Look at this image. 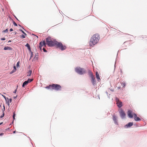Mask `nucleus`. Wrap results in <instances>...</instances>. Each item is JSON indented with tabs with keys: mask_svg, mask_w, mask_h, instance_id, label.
Here are the masks:
<instances>
[{
	"mask_svg": "<svg viewBox=\"0 0 147 147\" xmlns=\"http://www.w3.org/2000/svg\"><path fill=\"white\" fill-rule=\"evenodd\" d=\"M100 37L98 34H95L91 38L89 43L90 46H93L97 44L99 41Z\"/></svg>",
	"mask_w": 147,
	"mask_h": 147,
	"instance_id": "1",
	"label": "nucleus"
},
{
	"mask_svg": "<svg viewBox=\"0 0 147 147\" xmlns=\"http://www.w3.org/2000/svg\"><path fill=\"white\" fill-rule=\"evenodd\" d=\"M46 44L50 47H53L56 45L57 42L55 40L53 39L51 37H48L46 39Z\"/></svg>",
	"mask_w": 147,
	"mask_h": 147,
	"instance_id": "2",
	"label": "nucleus"
},
{
	"mask_svg": "<svg viewBox=\"0 0 147 147\" xmlns=\"http://www.w3.org/2000/svg\"><path fill=\"white\" fill-rule=\"evenodd\" d=\"M75 70L77 73L80 75L84 74L86 73V71L84 69L80 67H76Z\"/></svg>",
	"mask_w": 147,
	"mask_h": 147,
	"instance_id": "3",
	"label": "nucleus"
},
{
	"mask_svg": "<svg viewBox=\"0 0 147 147\" xmlns=\"http://www.w3.org/2000/svg\"><path fill=\"white\" fill-rule=\"evenodd\" d=\"M88 74L90 77L91 78V82L93 85L96 83V81L94 76L92 72L90 70L88 71Z\"/></svg>",
	"mask_w": 147,
	"mask_h": 147,
	"instance_id": "4",
	"label": "nucleus"
},
{
	"mask_svg": "<svg viewBox=\"0 0 147 147\" xmlns=\"http://www.w3.org/2000/svg\"><path fill=\"white\" fill-rule=\"evenodd\" d=\"M56 46L57 47L59 48L61 50L65 49L66 47L65 45H63L61 42H57Z\"/></svg>",
	"mask_w": 147,
	"mask_h": 147,
	"instance_id": "5",
	"label": "nucleus"
},
{
	"mask_svg": "<svg viewBox=\"0 0 147 147\" xmlns=\"http://www.w3.org/2000/svg\"><path fill=\"white\" fill-rule=\"evenodd\" d=\"M53 90H55L58 91L61 90V87L59 84H52Z\"/></svg>",
	"mask_w": 147,
	"mask_h": 147,
	"instance_id": "6",
	"label": "nucleus"
},
{
	"mask_svg": "<svg viewBox=\"0 0 147 147\" xmlns=\"http://www.w3.org/2000/svg\"><path fill=\"white\" fill-rule=\"evenodd\" d=\"M116 100L117 102L116 103L118 107L119 108L121 107L122 106V102H120L119 101V99L117 98H116Z\"/></svg>",
	"mask_w": 147,
	"mask_h": 147,
	"instance_id": "7",
	"label": "nucleus"
},
{
	"mask_svg": "<svg viewBox=\"0 0 147 147\" xmlns=\"http://www.w3.org/2000/svg\"><path fill=\"white\" fill-rule=\"evenodd\" d=\"M33 80V79H28L26 81L23 82L22 86L24 87L25 86L27 85L30 82Z\"/></svg>",
	"mask_w": 147,
	"mask_h": 147,
	"instance_id": "8",
	"label": "nucleus"
},
{
	"mask_svg": "<svg viewBox=\"0 0 147 147\" xmlns=\"http://www.w3.org/2000/svg\"><path fill=\"white\" fill-rule=\"evenodd\" d=\"M46 43L45 40H43L39 44V47L41 50L42 47L44 46L46 47Z\"/></svg>",
	"mask_w": 147,
	"mask_h": 147,
	"instance_id": "9",
	"label": "nucleus"
},
{
	"mask_svg": "<svg viewBox=\"0 0 147 147\" xmlns=\"http://www.w3.org/2000/svg\"><path fill=\"white\" fill-rule=\"evenodd\" d=\"M119 113L121 117L122 118H124L125 116V114L124 112L122 110L120 109Z\"/></svg>",
	"mask_w": 147,
	"mask_h": 147,
	"instance_id": "10",
	"label": "nucleus"
},
{
	"mask_svg": "<svg viewBox=\"0 0 147 147\" xmlns=\"http://www.w3.org/2000/svg\"><path fill=\"white\" fill-rule=\"evenodd\" d=\"M127 115L129 118H132L133 117L134 114H133L131 110H129L128 111Z\"/></svg>",
	"mask_w": 147,
	"mask_h": 147,
	"instance_id": "11",
	"label": "nucleus"
},
{
	"mask_svg": "<svg viewBox=\"0 0 147 147\" xmlns=\"http://www.w3.org/2000/svg\"><path fill=\"white\" fill-rule=\"evenodd\" d=\"M134 119L135 121H140V119L138 117H137V115L136 114L134 113Z\"/></svg>",
	"mask_w": 147,
	"mask_h": 147,
	"instance_id": "12",
	"label": "nucleus"
},
{
	"mask_svg": "<svg viewBox=\"0 0 147 147\" xmlns=\"http://www.w3.org/2000/svg\"><path fill=\"white\" fill-rule=\"evenodd\" d=\"M4 50H8L9 51H12L13 50V49L10 47H5L4 48Z\"/></svg>",
	"mask_w": 147,
	"mask_h": 147,
	"instance_id": "13",
	"label": "nucleus"
},
{
	"mask_svg": "<svg viewBox=\"0 0 147 147\" xmlns=\"http://www.w3.org/2000/svg\"><path fill=\"white\" fill-rule=\"evenodd\" d=\"M96 78L97 79L98 81L100 80V79L99 77V75L98 71H96Z\"/></svg>",
	"mask_w": 147,
	"mask_h": 147,
	"instance_id": "14",
	"label": "nucleus"
},
{
	"mask_svg": "<svg viewBox=\"0 0 147 147\" xmlns=\"http://www.w3.org/2000/svg\"><path fill=\"white\" fill-rule=\"evenodd\" d=\"M12 101V99L9 98V99L8 98H7V100L6 101V103H7V105H9V103H11Z\"/></svg>",
	"mask_w": 147,
	"mask_h": 147,
	"instance_id": "15",
	"label": "nucleus"
},
{
	"mask_svg": "<svg viewBox=\"0 0 147 147\" xmlns=\"http://www.w3.org/2000/svg\"><path fill=\"white\" fill-rule=\"evenodd\" d=\"M113 119L115 124H117V118L115 115H113Z\"/></svg>",
	"mask_w": 147,
	"mask_h": 147,
	"instance_id": "16",
	"label": "nucleus"
},
{
	"mask_svg": "<svg viewBox=\"0 0 147 147\" xmlns=\"http://www.w3.org/2000/svg\"><path fill=\"white\" fill-rule=\"evenodd\" d=\"M45 88L47 89H52L53 90L52 84L51 85H49V86L46 87Z\"/></svg>",
	"mask_w": 147,
	"mask_h": 147,
	"instance_id": "17",
	"label": "nucleus"
},
{
	"mask_svg": "<svg viewBox=\"0 0 147 147\" xmlns=\"http://www.w3.org/2000/svg\"><path fill=\"white\" fill-rule=\"evenodd\" d=\"M133 123L130 122L126 126L127 127H129L133 125Z\"/></svg>",
	"mask_w": 147,
	"mask_h": 147,
	"instance_id": "18",
	"label": "nucleus"
},
{
	"mask_svg": "<svg viewBox=\"0 0 147 147\" xmlns=\"http://www.w3.org/2000/svg\"><path fill=\"white\" fill-rule=\"evenodd\" d=\"M26 35V33H24V34H22L20 35V37L22 38H24L25 37Z\"/></svg>",
	"mask_w": 147,
	"mask_h": 147,
	"instance_id": "19",
	"label": "nucleus"
},
{
	"mask_svg": "<svg viewBox=\"0 0 147 147\" xmlns=\"http://www.w3.org/2000/svg\"><path fill=\"white\" fill-rule=\"evenodd\" d=\"M32 71L31 70H30L28 72L27 74V76H30L32 74Z\"/></svg>",
	"mask_w": 147,
	"mask_h": 147,
	"instance_id": "20",
	"label": "nucleus"
},
{
	"mask_svg": "<svg viewBox=\"0 0 147 147\" xmlns=\"http://www.w3.org/2000/svg\"><path fill=\"white\" fill-rule=\"evenodd\" d=\"M26 46L28 47V49H30V46L28 44H28H26Z\"/></svg>",
	"mask_w": 147,
	"mask_h": 147,
	"instance_id": "21",
	"label": "nucleus"
},
{
	"mask_svg": "<svg viewBox=\"0 0 147 147\" xmlns=\"http://www.w3.org/2000/svg\"><path fill=\"white\" fill-rule=\"evenodd\" d=\"M3 112H4V111H3ZM4 116V112H3V114L0 117V119L2 118V117H3Z\"/></svg>",
	"mask_w": 147,
	"mask_h": 147,
	"instance_id": "22",
	"label": "nucleus"
},
{
	"mask_svg": "<svg viewBox=\"0 0 147 147\" xmlns=\"http://www.w3.org/2000/svg\"><path fill=\"white\" fill-rule=\"evenodd\" d=\"M16 71V70H14V69H13L12 71L10 73V74H12L13 73L15 72Z\"/></svg>",
	"mask_w": 147,
	"mask_h": 147,
	"instance_id": "23",
	"label": "nucleus"
},
{
	"mask_svg": "<svg viewBox=\"0 0 147 147\" xmlns=\"http://www.w3.org/2000/svg\"><path fill=\"white\" fill-rule=\"evenodd\" d=\"M15 113H14L13 116V119H15Z\"/></svg>",
	"mask_w": 147,
	"mask_h": 147,
	"instance_id": "24",
	"label": "nucleus"
},
{
	"mask_svg": "<svg viewBox=\"0 0 147 147\" xmlns=\"http://www.w3.org/2000/svg\"><path fill=\"white\" fill-rule=\"evenodd\" d=\"M13 24L14 26H17V24L16 23H15L14 22H13Z\"/></svg>",
	"mask_w": 147,
	"mask_h": 147,
	"instance_id": "25",
	"label": "nucleus"
},
{
	"mask_svg": "<svg viewBox=\"0 0 147 147\" xmlns=\"http://www.w3.org/2000/svg\"><path fill=\"white\" fill-rule=\"evenodd\" d=\"M5 32H7L8 31V29H6L5 30L3 31Z\"/></svg>",
	"mask_w": 147,
	"mask_h": 147,
	"instance_id": "26",
	"label": "nucleus"
},
{
	"mask_svg": "<svg viewBox=\"0 0 147 147\" xmlns=\"http://www.w3.org/2000/svg\"><path fill=\"white\" fill-rule=\"evenodd\" d=\"M19 64H20V62H19V61H18L17 63V65H16L18 67L19 66Z\"/></svg>",
	"mask_w": 147,
	"mask_h": 147,
	"instance_id": "27",
	"label": "nucleus"
},
{
	"mask_svg": "<svg viewBox=\"0 0 147 147\" xmlns=\"http://www.w3.org/2000/svg\"><path fill=\"white\" fill-rule=\"evenodd\" d=\"M1 40H5V38H1Z\"/></svg>",
	"mask_w": 147,
	"mask_h": 147,
	"instance_id": "28",
	"label": "nucleus"
},
{
	"mask_svg": "<svg viewBox=\"0 0 147 147\" xmlns=\"http://www.w3.org/2000/svg\"><path fill=\"white\" fill-rule=\"evenodd\" d=\"M42 50H43V51H44V52H47V51L44 48H43V49Z\"/></svg>",
	"mask_w": 147,
	"mask_h": 147,
	"instance_id": "29",
	"label": "nucleus"
},
{
	"mask_svg": "<svg viewBox=\"0 0 147 147\" xmlns=\"http://www.w3.org/2000/svg\"><path fill=\"white\" fill-rule=\"evenodd\" d=\"M23 34H24V33H25L22 30H20Z\"/></svg>",
	"mask_w": 147,
	"mask_h": 147,
	"instance_id": "30",
	"label": "nucleus"
},
{
	"mask_svg": "<svg viewBox=\"0 0 147 147\" xmlns=\"http://www.w3.org/2000/svg\"><path fill=\"white\" fill-rule=\"evenodd\" d=\"M3 96L4 97V98H5L6 101H7V98H6L5 96Z\"/></svg>",
	"mask_w": 147,
	"mask_h": 147,
	"instance_id": "31",
	"label": "nucleus"
},
{
	"mask_svg": "<svg viewBox=\"0 0 147 147\" xmlns=\"http://www.w3.org/2000/svg\"><path fill=\"white\" fill-rule=\"evenodd\" d=\"M13 69H14V70H16V68L15 66H14L13 67Z\"/></svg>",
	"mask_w": 147,
	"mask_h": 147,
	"instance_id": "32",
	"label": "nucleus"
},
{
	"mask_svg": "<svg viewBox=\"0 0 147 147\" xmlns=\"http://www.w3.org/2000/svg\"><path fill=\"white\" fill-rule=\"evenodd\" d=\"M17 91V90H15L13 92V93H16Z\"/></svg>",
	"mask_w": 147,
	"mask_h": 147,
	"instance_id": "33",
	"label": "nucleus"
},
{
	"mask_svg": "<svg viewBox=\"0 0 147 147\" xmlns=\"http://www.w3.org/2000/svg\"><path fill=\"white\" fill-rule=\"evenodd\" d=\"M9 31H13V29H12V28H11L10 30H9Z\"/></svg>",
	"mask_w": 147,
	"mask_h": 147,
	"instance_id": "34",
	"label": "nucleus"
},
{
	"mask_svg": "<svg viewBox=\"0 0 147 147\" xmlns=\"http://www.w3.org/2000/svg\"><path fill=\"white\" fill-rule=\"evenodd\" d=\"M4 134L3 133H1L0 134V136H2Z\"/></svg>",
	"mask_w": 147,
	"mask_h": 147,
	"instance_id": "35",
	"label": "nucleus"
},
{
	"mask_svg": "<svg viewBox=\"0 0 147 147\" xmlns=\"http://www.w3.org/2000/svg\"><path fill=\"white\" fill-rule=\"evenodd\" d=\"M17 96H15V97H14V98H17Z\"/></svg>",
	"mask_w": 147,
	"mask_h": 147,
	"instance_id": "36",
	"label": "nucleus"
},
{
	"mask_svg": "<svg viewBox=\"0 0 147 147\" xmlns=\"http://www.w3.org/2000/svg\"><path fill=\"white\" fill-rule=\"evenodd\" d=\"M16 132V131H14L13 132V133H15Z\"/></svg>",
	"mask_w": 147,
	"mask_h": 147,
	"instance_id": "37",
	"label": "nucleus"
},
{
	"mask_svg": "<svg viewBox=\"0 0 147 147\" xmlns=\"http://www.w3.org/2000/svg\"><path fill=\"white\" fill-rule=\"evenodd\" d=\"M8 42H11V40H9L8 41Z\"/></svg>",
	"mask_w": 147,
	"mask_h": 147,
	"instance_id": "38",
	"label": "nucleus"
},
{
	"mask_svg": "<svg viewBox=\"0 0 147 147\" xmlns=\"http://www.w3.org/2000/svg\"><path fill=\"white\" fill-rule=\"evenodd\" d=\"M5 108L4 106V111L5 110Z\"/></svg>",
	"mask_w": 147,
	"mask_h": 147,
	"instance_id": "39",
	"label": "nucleus"
},
{
	"mask_svg": "<svg viewBox=\"0 0 147 147\" xmlns=\"http://www.w3.org/2000/svg\"><path fill=\"white\" fill-rule=\"evenodd\" d=\"M15 34H16V32H14Z\"/></svg>",
	"mask_w": 147,
	"mask_h": 147,
	"instance_id": "40",
	"label": "nucleus"
},
{
	"mask_svg": "<svg viewBox=\"0 0 147 147\" xmlns=\"http://www.w3.org/2000/svg\"><path fill=\"white\" fill-rule=\"evenodd\" d=\"M2 123H3V122H2V123H0V125H1V124Z\"/></svg>",
	"mask_w": 147,
	"mask_h": 147,
	"instance_id": "41",
	"label": "nucleus"
},
{
	"mask_svg": "<svg viewBox=\"0 0 147 147\" xmlns=\"http://www.w3.org/2000/svg\"><path fill=\"white\" fill-rule=\"evenodd\" d=\"M15 18H16V19L17 20H18V19H17V18H16V17H15Z\"/></svg>",
	"mask_w": 147,
	"mask_h": 147,
	"instance_id": "42",
	"label": "nucleus"
},
{
	"mask_svg": "<svg viewBox=\"0 0 147 147\" xmlns=\"http://www.w3.org/2000/svg\"><path fill=\"white\" fill-rule=\"evenodd\" d=\"M125 84H124V86H125Z\"/></svg>",
	"mask_w": 147,
	"mask_h": 147,
	"instance_id": "43",
	"label": "nucleus"
}]
</instances>
